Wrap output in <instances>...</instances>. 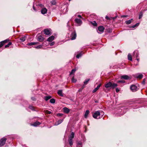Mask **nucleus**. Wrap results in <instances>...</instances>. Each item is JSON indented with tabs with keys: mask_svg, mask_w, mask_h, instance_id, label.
<instances>
[{
	"mask_svg": "<svg viewBox=\"0 0 147 147\" xmlns=\"http://www.w3.org/2000/svg\"><path fill=\"white\" fill-rule=\"evenodd\" d=\"M104 29V28L102 26H100L98 28V30L100 32V33L103 32Z\"/></svg>",
	"mask_w": 147,
	"mask_h": 147,
	"instance_id": "nucleus-8",
	"label": "nucleus"
},
{
	"mask_svg": "<svg viewBox=\"0 0 147 147\" xmlns=\"http://www.w3.org/2000/svg\"><path fill=\"white\" fill-rule=\"evenodd\" d=\"M123 17H127L125 16H123Z\"/></svg>",
	"mask_w": 147,
	"mask_h": 147,
	"instance_id": "nucleus-58",
	"label": "nucleus"
},
{
	"mask_svg": "<svg viewBox=\"0 0 147 147\" xmlns=\"http://www.w3.org/2000/svg\"><path fill=\"white\" fill-rule=\"evenodd\" d=\"M104 115V113L101 111H95L93 115V117L95 119H99L102 118Z\"/></svg>",
	"mask_w": 147,
	"mask_h": 147,
	"instance_id": "nucleus-1",
	"label": "nucleus"
},
{
	"mask_svg": "<svg viewBox=\"0 0 147 147\" xmlns=\"http://www.w3.org/2000/svg\"><path fill=\"white\" fill-rule=\"evenodd\" d=\"M117 82L118 83H124L125 81L123 80H120L119 81Z\"/></svg>",
	"mask_w": 147,
	"mask_h": 147,
	"instance_id": "nucleus-43",
	"label": "nucleus"
},
{
	"mask_svg": "<svg viewBox=\"0 0 147 147\" xmlns=\"http://www.w3.org/2000/svg\"><path fill=\"white\" fill-rule=\"evenodd\" d=\"M9 41V40L8 39H7L4 41H2V42H3L4 44H5V43Z\"/></svg>",
	"mask_w": 147,
	"mask_h": 147,
	"instance_id": "nucleus-40",
	"label": "nucleus"
},
{
	"mask_svg": "<svg viewBox=\"0 0 147 147\" xmlns=\"http://www.w3.org/2000/svg\"><path fill=\"white\" fill-rule=\"evenodd\" d=\"M112 85V82H109L105 84V87L106 88L111 87Z\"/></svg>",
	"mask_w": 147,
	"mask_h": 147,
	"instance_id": "nucleus-10",
	"label": "nucleus"
},
{
	"mask_svg": "<svg viewBox=\"0 0 147 147\" xmlns=\"http://www.w3.org/2000/svg\"><path fill=\"white\" fill-rule=\"evenodd\" d=\"M73 138H71V137H69V140H72V139Z\"/></svg>",
	"mask_w": 147,
	"mask_h": 147,
	"instance_id": "nucleus-51",
	"label": "nucleus"
},
{
	"mask_svg": "<svg viewBox=\"0 0 147 147\" xmlns=\"http://www.w3.org/2000/svg\"><path fill=\"white\" fill-rule=\"evenodd\" d=\"M29 108L32 110H34V107L32 106H30L29 107Z\"/></svg>",
	"mask_w": 147,
	"mask_h": 147,
	"instance_id": "nucleus-36",
	"label": "nucleus"
},
{
	"mask_svg": "<svg viewBox=\"0 0 147 147\" xmlns=\"http://www.w3.org/2000/svg\"><path fill=\"white\" fill-rule=\"evenodd\" d=\"M33 9L34 10V11H36V9H35V7H34V6H33Z\"/></svg>",
	"mask_w": 147,
	"mask_h": 147,
	"instance_id": "nucleus-55",
	"label": "nucleus"
},
{
	"mask_svg": "<svg viewBox=\"0 0 147 147\" xmlns=\"http://www.w3.org/2000/svg\"><path fill=\"white\" fill-rule=\"evenodd\" d=\"M45 113L48 114H51L52 113L51 111H50L48 110H45L44 111Z\"/></svg>",
	"mask_w": 147,
	"mask_h": 147,
	"instance_id": "nucleus-27",
	"label": "nucleus"
},
{
	"mask_svg": "<svg viewBox=\"0 0 147 147\" xmlns=\"http://www.w3.org/2000/svg\"><path fill=\"white\" fill-rule=\"evenodd\" d=\"M81 56H82V54H81L80 53L79 54H78L77 55L76 57L78 59L80 58V57H81Z\"/></svg>",
	"mask_w": 147,
	"mask_h": 147,
	"instance_id": "nucleus-39",
	"label": "nucleus"
},
{
	"mask_svg": "<svg viewBox=\"0 0 147 147\" xmlns=\"http://www.w3.org/2000/svg\"><path fill=\"white\" fill-rule=\"evenodd\" d=\"M20 40L22 42H24L26 40V37L25 36L22 37L20 38Z\"/></svg>",
	"mask_w": 147,
	"mask_h": 147,
	"instance_id": "nucleus-26",
	"label": "nucleus"
},
{
	"mask_svg": "<svg viewBox=\"0 0 147 147\" xmlns=\"http://www.w3.org/2000/svg\"><path fill=\"white\" fill-rule=\"evenodd\" d=\"M55 43L54 42H52L50 43V46H52L54 45Z\"/></svg>",
	"mask_w": 147,
	"mask_h": 147,
	"instance_id": "nucleus-46",
	"label": "nucleus"
},
{
	"mask_svg": "<svg viewBox=\"0 0 147 147\" xmlns=\"http://www.w3.org/2000/svg\"><path fill=\"white\" fill-rule=\"evenodd\" d=\"M63 119L58 120L55 123V125H57L60 124L63 122Z\"/></svg>",
	"mask_w": 147,
	"mask_h": 147,
	"instance_id": "nucleus-15",
	"label": "nucleus"
},
{
	"mask_svg": "<svg viewBox=\"0 0 147 147\" xmlns=\"http://www.w3.org/2000/svg\"><path fill=\"white\" fill-rule=\"evenodd\" d=\"M62 90H60L58 91L57 93L61 96H62L63 95L62 94Z\"/></svg>",
	"mask_w": 147,
	"mask_h": 147,
	"instance_id": "nucleus-23",
	"label": "nucleus"
},
{
	"mask_svg": "<svg viewBox=\"0 0 147 147\" xmlns=\"http://www.w3.org/2000/svg\"><path fill=\"white\" fill-rule=\"evenodd\" d=\"M57 115L59 116H61L63 115V114L62 113H59L57 114Z\"/></svg>",
	"mask_w": 147,
	"mask_h": 147,
	"instance_id": "nucleus-48",
	"label": "nucleus"
},
{
	"mask_svg": "<svg viewBox=\"0 0 147 147\" xmlns=\"http://www.w3.org/2000/svg\"><path fill=\"white\" fill-rule=\"evenodd\" d=\"M139 24V23H137L135 25H136V26H138Z\"/></svg>",
	"mask_w": 147,
	"mask_h": 147,
	"instance_id": "nucleus-53",
	"label": "nucleus"
},
{
	"mask_svg": "<svg viewBox=\"0 0 147 147\" xmlns=\"http://www.w3.org/2000/svg\"><path fill=\"white\" fill-rule=\"evenodd\" d=\"M132 20H133V19H131L128 20L126 21H125V23L127 24H129L131 23V21Z\"/></svg>",
	"mask_w": 147,
	"mask_h": 147,
	"instance_id": "nucleus-24",
	"label": "nucleus"
},
{
	"mask_svg": "<svg viewBox=\"0 0 147 147\" xmlns=\"http://www.w3.org/2000/svg\"><path fill=\"white\" fill-rule=\"evenodd\" d=\"M117 86V84L115 83H112V85L111 87V88L112 89H114L115 87Z\"/></svg>",
	"mask_w": 147,
	"mask_h": 147,
	"instance_id": "nucleus-19",
	"label": "nucleus"
},
{
	"mask_svg": "<svg viewBox=\"0 0 147 147\" xmlns=\"http://www.w3.org/2000/svg\"><path fill=\"white\" fill-rule=\"evenodd\" d=\"M75 22L77 23L79 26H80L82 23V21L81 20L78 18H76L75 19Z\"/></svg>",
	"mask_w": 147,
	"mask_h": 147,
	"instance_id": "nucleus-7",
	"label": "nucleus"
},
{
	"mask_svg": "<svg viewBox=\"0 0 147 147\" xmlns=\"http://www.w3.org/2000/svg\"><path fill=\"white\" fill-rule=\"evenodd\" d=\"M106 18L107 19H109V17H108V16H106Z\"/></svg>",
	"mask_w": 147,
	"mask_h": 147,
	"instance_id": "nucleus-57",
	"label": "nucleus"
},
{
	"mask_svg": "<svg viewBox=\"0 0 147 147\" xmlns=\"http://www.w3.org/2000/svg\"><path fill=\"white\" fill-rule=\"evenodd\" d=\"M63 111L65 113H68L69 112V110L67 107H65L63 109Z\"/></svg>",
	"mask_w": 147,
	"mask_h": 147,
	"instance_id": "nucleus-11",
	"label": "nucleus"
},
{
	"mask_svg": "<svg viewBox=\"0 0 147 147\" xmlns=\"http://www.w3.org/2000/svg\"><path fill=\"white\" fill-rule=\"evenodd\" d=\"M76 146H77V147H82V143L80 142H78L77 143Z\"/></svg>",
	"mask_w": 147,
	"mask_h": 147,
	"instance_id": "nucleus-21",
	"label": "nucleus"
},
{
	"mask_svg": "<svg viewBox=\"0 0 147 147\" xmlns=\"http://www.w3.org/2000/svg\"><path fill=\"white\" fill-rule=\"evenodd\" d=\"M85 87V86L84 85H83L82 87L81 88L82 89H83Z\"/></svg>",
	"mask_w": 147,
	"mask_h": 147,
	"instance_id": "nucleus-50",
	"label": "nucleus"
},
{
	"mask_svg": "<svg viewBox=\"0 0 147 147\" xmlns=\"http://www.w3.org/2000/svg\"><path fill=\"white\" fill-rule=\"evenodd\" d=\"M12 43L11 42H9L8 43V44L5 46V48H6L9 47V46L11 45Z\"/></svg>",
	"mask_w": 147,
	"mask_h": 147,
	"instance_id": "nucleus-29",
	"label": "nucleus"
},
{
	"mask_svg": "<svg viewBox=\"0 0 147 147\" xmlns=\"http://www.w3.org/2000/svg\"><path fill=\"white\" fill-rule=\"evenodd\" d=\"M54 37L53 36H52L50 37H49L47 39V41L49 42H51L53 40H54Z\"/></svg>",
	"mask_w": 147,
	"mask_h": 147,
	"instance_id": "nucleus-14",
	"label": "nucleus"
},
{
	"mask_svg": "<svg viewBox=\"0 0 147 147\" xmlns=\"http://www.w3.org/2000/svg\"><path fill=\"white\" fill-rule=\"evenodd\" d=\"M92 24L94 26H97V24L95 21H94L93 22H92Z\"/></svg>",
	"mask_w": 147,
	"mask_h": 147,
	"instance_id": "nucleus-35",
	"label": "nucleus"
},
{
	"mask_svg": "<svg viewBox=\"0 0 147 147\" xmlns=\"http://www.w3.org/2000/svg\"><path fill=\"white\" fill-rule=\"evenodd\" d=\"M76 71V69H73L71 70V72L70 73V74L71 75V74H72L74 73Z\"/></svg>",
	"mask_w": 147,
	"mask_h": 147,
	"instance_id": "nucleus-38",
	"label": "nucleus"
},
{
	"mask_svg": "<svg viewBox=\"0 0 147 147\" xmlns=\"http://www.w3.org/2000/svg\"><path fill=\"white\" fill-rule=\"evenodd\" d=\"M47 9L46 8H42L41 10V13L42 14H45L47 13Z\"/></svg>",
	"mask_w": 147,
	"mask_h": 147,
	"instance_id": "nucleus-12",
	"label": "nucleus"
},
{
	"mask_svg": "<svg viewBox=\"0 0 147 147\" xmlns=\"http://www.w3.org/2000/svg\"><path fill=\"white\" fill-rule=\"evenodd\" d=\"M115 90H116V91L117 92H118L119 91V89L118 88H116Z\"/></svg>",
	"mask_w": 147,
	"mask_h": 147,
	"instance_id": "nucleus-45",
	"label": "nucleus"
},
{
	"mask_svg": "<svg viewBox=\"0 0 147 147\" xmlns=\"http://www.w3.org/2000/svg\"><path fill=\"white\" fill-rule=\"evenodd\" d=\"M83 89H82L81 88H80V89H79L78 90V91L80 92H81L82 91V90Z\"/></svg>",
	"mask_w": 147,
	"mask_h": 147,
	"instance_id": "nucleus-47",
	"label": "nucleus"
},
{
	"mask_svg": "<svg viewBox=\"0 0 147 147\" xmlns=\"http://www.w3.org/2000/svg\"><path fill=\"white\" fill-rule=\"evenodd\" d=\"M89 113V111L88 110H86L84 114V117L85 118H87L88 117V116Z\"/></svg>",
	"mask_w": 147,
	"mask_h": 147,
	"instance_id": "nucleus-17",
	"label": "nucleus"
},
{
	"mask_svg": "<svg viewBox=\"0 0 147 147\" xmlns=\"http://www.w3.org/2000/svg\"><path fill=\"white\" fill-rule=\"evenodd\" d=\"M136 59L138 61H139V59L137 58H136Z\"/></svg>",
	"mask_w": 147,
	"mask_h": 147,
	"instance_id": "nucleus-56",
	"label": "nucleus"
},
{
	"mask_svg": "<svg viewBox=\"0 0 147 147\" xmlns=\"http://www.w3.org/2000/svg\"><path fill=\"white\" fill-rule=\"evenodd\" d=\"M51 98V96H49L45 97L44 99L46 100V101H47L48 100Z\"/></svg>",
	"mask_w": 147,
	"mask_h": 147,
	"instance_id": "nucleus-25",
	"label": "nucleus"
},
{
	"mask_svg": "<svg viewBox=\"0 0 147 147\" xmlns=\"http://www.w3.org/2000/svg\"><path fill=\"white\" fill-rule=\"evenodd\" d=\"M145 80L144 79L143 80V82H144Z\"/></svg>",
	"mask_w": 147,
	"mask_h": 147,
	"instance_id": "nucleus-59",
	"label": "nucleus"
},
{
	"mask_svg": "<svg viewBox=\"0 0 147 147\" xmlns=\"http://www.w3.org/2000/svg\"><path fill=\"white\" fill-rule=\"evenodd\" d=\"M41 123L37 121L31 125H32L36 127L38 126L39 125H40V124H41Z\"/></svg>",
	"mask_w": 147,
	"mask_h": 147,
	"instance_id": "nucleus-13",
	"label": "nucleus"
},
{
	"mask_svg": "<svg viewBox=\"0 0 147 147\" xmlns=\"http://www.w3.org/2000/svg\"><path fill=\"white\" fill-rule=\"evenodd\" d=\"M44 38L41 36H39L38 38V40L39 41L41 42L43 40Z\"/></svg>",
	"mask_w": 147,
	"mask_h": 147,
	"instance_id": "nucleus-16",
	"label": "nucleus"
},
{
	"mask_svg": "<svg viewBox=\"0 0 147 147\" xmlns=\"http://www.w3.org/2000/svg\"><path fill=\"white\" fill-rule=\"evenodd\" d=\"M131 90L132 92H135L138 89V88L137 86L135 85H132L130 87Z\"/></svg>",
	"mask_w": 147,
	"mask_h": 147,
	"instance_id": "nucleus-4",
	"label": "nucleus"
},
{
	"mask_svg": "<svg viewBox=\"0 0 147 147\" xmlns=\"http://www.w3.org/2000/svg\"><path fill=\"white\" fill-rule=\"evenodd\" d=\"M134 55L136 57V58L138 57L139 55V53L137 51H135L134 52Z\"/></svg>",
	"mask_w": 147,
	"mask_h": 147,
	"instance_id": "nucleus-18",
	"label": "nucleus"
},
{
	"mask_svg": "<svg viewBox=\"0 0 147 147\" xmlns=\"http://www.w3.org/2000/svg\"><path fill=\"white\" fill-rule=\"evenodd\" d=\"M95 102L97 103V102H98V101H96Z\"/></svg>",
	"mask_w": 147,
	"mask_h": 147,
	"instance_id": "nucleus-60",
	"label": "nucleus"
},
{
	"mask_svg": "<svg viewBox=\"0 0 147 147\" xmlns=\"http://www.w3.org/2000/svg\"><path fill=\"white\" fill-rule=\"evenodd\" d=\"M55 100L54 99L52 98L50 100V102L52 103H54L55 102Z\"/></svg>",
	"mask_w": 147,
	"mask_h": 147,
	"instance_id": "nucleus-28",
	"label": "nucleus"
},
{
	"mask_svg": "<svg viewBox=\"0 0 147 147\" xmlns=\"http://www.w3.org/2000/svg\"><path fill=\"white\" fill-rule=\"evenodd\" d=\"M78 17L80 18H82V16L80 15H78Z\"/></svg>",
	"mask_w": 147,
	"mask_h": 147,
	"instance_id": "nucleus-52",
	"label": "nucleus"
},
{
	"mask_svg": "<svg viewBox=\"0 0 147 147\" xmlns=\"http://www.w3.org/2000/svg\"><path fill=\"white\" fill-rule=\"evenodd\" d=\"M38 43L37 42H32L28 43L27 44V45L28 46H32V45H36Z\"/></svg>",
	"mask_w": 147,
	"mask_h": 147,
	"instance_id": "nucleus-20",
	"label": "nucleus"
},
{
	"mask_svg": "<svg viewBox=\"0 0 147 147\" xmlns=\"http://www.w3.org/2000/svg\"><path fill=\"white\" fill-rule=\"evenodd\" d=\"M101 84H99L96 88L98 90L99 89V88L101 86Z\"/></svg>",
	"mask_w": 147,
	"mask_h": 147,
	"instance_id": "nucleus-41",
	"label": "nucleus"
},
{
	"mask_svg": "<svg viewBox=\"0 0 147 147\" xmlns=\"http://www.w3.org/2000/svg\"><path fill=\"white\" fill-rule=\"evenodd\" d=\"M76 34L75 31L73 32L71 34V40H74L76 39Z\"/></svg>",
	"mask_w": 147,
	"mask_h": 147,
	"instance_id": "nucleus-6",
	"label": "nucleus"
},
{
	"mask_svg": "<svg viewBox=\"0 0 147 147\" xmlns=\"http://www.w3.org/2000/svg\"><path fill=\"white\" fill-rule=\"evenodd\" d=\"M42 47V45H39L37 47H35L37 49H40Z\"/></svg>",
	"mask_w": 147,
	"mask_h": 147,
	"instance_id": "nucleus-42",
	"label": "nucleus"
},
{
	"mask_svg": "<svg viewBox=\"0 0 147 147\" xmlns=\"http://www.w3.org/2000/svg\"><path fill=\"white\" fill-rule=\"evenodd\" d=\"M76 79H75L74 78V77H73L72 78V79H71V81L72 82H74V83H75L76 81Z\"/></svg>",
	"mask_w": 147,
	"mask_h": 147,
	"instance_id": "nucleus-34",
	"label": "nucleus"
},
{
	"mask_svg": "<svg viewBox=\"0 0 147 147\" xmlns=\"http://www.w3.org/2000/svg\"><path fill=\"white\" fill-rule=\"evenodd\" d=\"M128 59L130 61H132V56L130 54H129L128 55Z\"/></svg>",
	"mask_w": 147,
	"mask_h": 147,
	"instance_id": "nucleus-22",
	"label": "nucleus"
},
{
	"mask_svg": "<svg viewBox=\"0 0 147 147\" xmlns=\"http://www.w3.org/2000/svg\"><path fill=\"white\" fill-rule=\"evenodd\" d=\"M51 29H46L44 30V31L45 35L50 36L51 35Z\"/></svg>",
	"mask_w": 147,
	"mask_h": 147,
	"instance_id": "nucleus-3",
	"label": "nucleus"
},
{
	"mask_svg": "<svg viewBox=\"0 0 147 147\" xmlns=\"http://www.w3.org/2000/svg\"><path fill=\"white\" fill-rule=\"evenodd\" d=\"M136 25L135 24L133 26H132V28H135L136 27Z\"/></svg>",
	"mask_w": 147,
	"mask_h": 147,
	"instance_id": "nucleus-54",
	"label": "nucleus"
},
{
	"mask_svg": "<svg viewBox=\"0 0 147 147\" xmlns=\"http://www.w3.org/2000/svg\"><path fill=\"white\" fill-rule=\"evenodd\" d=\"M31 99L32 100H35V98L34 97H32Z\"/></svg>",
	"mask_w": 147,
	"mask_h": 147,
	"instance_id": "nucleus-49",
	"label": "nucleus"
},
{
	"mask_svg": "<svg viewBox=\"0 0 147 147\" xmlns=\"http://www.w3.org/2000/svg\"><path fill=\"white\" fill-rule=\"evenodd\" d=\"M68 141L69 142V144L71 146L73 144V142L72 141V140H68Z\"/></svg>",
	"mask_w": 147,
	"mask_h": 147,
	"instance_id": "nucleus-30",
	"label": "nucleus"
},
{
	"mask_svg": "<svg viewBox=\"0 0 147 147\" xmlns=\"http://www.w3.org/2000/svg\"><path fill=\"white\" fill-rule=\"evenodd\" d=\"M143 13L142 12H141L140 13L139 16V19H141L143 16Z\"/></svg>",
	"mask_w": 147,
	"mask_h": 147,
	"instance_id": "nucleus-32",
	"label": "nucleus"
},
{
	"mask_svg": "<svg viewBox=\"0 0 147 147\" xmlns=\"http://www.w3.org/2000/svg\"><path fill=\"white\" fill-rule=\"evenodd\" d=\"M90 79H87L84 82V84L85 85L90 80Z\"/></svg>",
	"mask_w": 147,
	"mask_h": 147,
	"instance_id": "nucleus-31",
	"label": "nucleus"
},
{
	"mask_svg": "<svg viewBox=\"0 0 147 147\" xmlns=\"http://www.w3.org/2000/svg\"><path fill=\"white\" fill-rule=\"evenodd\" d=\"M4 44L3 43V42L2 41L0 42V48L1 47L3 46V45H4Z\"/></svg>",
	"mask_w": 147,
	"mask_h": 147,
	"instance_id": "nucleus-37",
	"label": "nucleus"
},
{
	"mask_svg": "<svg viewBox=\"0 0 147 147\" xmlns=\"http://www.w3.org/2000/svg\"><path fill=\"white\" fill-rule=\"evenodd\" d=\"M121 79H123L125 80H129L131 79L130 77L126 75H124L122 76L121 77Z\"/></svg>",
	"mask_w": 147,
	"mask_h": 147,
	"instance_id": "nucleus-9",
	"label": "nucleus"
},
{
	"mask_svg": "<svg viewBox=\"0 0 147 147\" xmlns=\"http://www.w3.org/2000/svg\"><path fill=\"white\" fill-rule=\"evenodd\" d=\"M6 140V138H3L1 139L0 140V147L3 146L5 144Z\"/></svg>",
	"mask_w": 147,
	"mask_h": 147,
	"instance_id": "nucleus-2",
	"label": "nucleus"
},
{
	"mask_svg": "<svg viewBox=\"0 0 147 147\" xmlns=\"http://www.w3.org/2000/svg\"><path fill=\"white\" fill-rule=\"evenodd\" d=\"M74 133L73 132H71V135H70V136L69 137L74 138Z\"/></svg>",
	"mask_w": 147,
	"mask_h": 147,
	"instance_id": "nucleus-33",
	"label": "nucleus"
},
{
	"mask_svg": "<svg viewBox=\"0 0 147 147\" xmlns=\"http://www.w3.org/2000/svg\"><path fill=\"white\" fill-rule=\"evenodd\" d=\"M98 90L96 88L93 90L92 91V92L93 93H94L95 92H96L97 90Z\"/></svg>",
	"mask_w": 147,
	"mask_h": 147,
	"instance_id": "nucleus-44",
	"label": "nucleus"
},
{
	"mask_svg": "<svg viewBox=\"0 0 147 147\" xmlns=\"http://www.w3.org/2000/svg\"><path fill=\"white\" fill-rule=\"evenodd\" d=\"M143 77V74L140 73H138L134 75V77L139 79L142 78Z\"/></svg>",
	"mask_w": 147,
	"mask_h": 147,
	"instance_id": "nucleus-5",
	"label": "nucleus"
}]
</instances>
